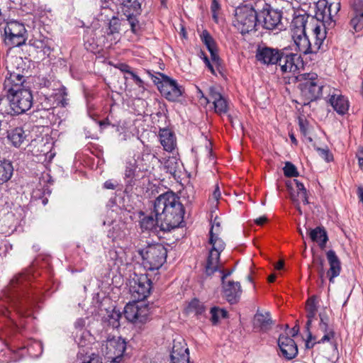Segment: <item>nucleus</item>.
Instances as JSON below:
<instances>
[{
	"label": "nucleus",
	"mask_w": 363,
	"mask_h": 363,
	"mask_svg": "<svg viewBox=\"0 0 363 363\" xmlns=\"http://www.w3.org/2000/svg\"><path fill=\"white\" fill-rule=\"evenodd\" d=\"M242 292L240 282L232 280L222 282L223 296L229 303H237L240 298Z\"/></svg>",
	"instance_id": "f3484780"
},
{
	"label": "nucleus",
	"mask_w": 363,
	"mask_h": 363,
	"mask_svg": "<svg viewBox=\"0 0 363 363\" xmlns=\"http://www.w3.org/2000/svg\"><path fill=\"white\" fill-rule=\"evenodd\" d=\"M162 82L158 86L162 95L167 100L174 101L182 94V86H179L177 82L170 77L162 74Z\"/></svg>",
	"instance_id": "ddd939ff"
},
{
	"label": "nucleus",
	"mask_w": 363,
	"mask_h": 363,
	"mask_svg": "<svg viewBox=\"0 0 363 363\" xmlns=\"http://www.w3.org/2000/svg\"><path fill=\"white\" fill-rule=\"evenodd\" d=\"M118 67L123 72H126L130 74V72H132V71H130V67L126 64H120Z\"/></svg>",
	"instance_id": "e2e57ef3"
},
{
	"label": "nucleus",
	"mask_w": 363,
	"mask_h": 363,
	"mask_svg": "<svg viewBox=\"0 0 363 363\" xmlns=\"http://www.w3.org/2000/svg\"><path fill=\"white\" fill-rule=\"evenodd\" d=\"M324 99L338 114L344 115L347 112L349 101L344 96L338 94L337 90L331 89V91L326 92Z\"/></svg>",
	"instance_id": "dca6fc26"
},
{
	"label": "nucleus",
	"mask_w": 363,
	"mask_h": 363,
	"mask_svg": "<svg viewBox=\"0 0 363 363\" xmlns=\"http://www.w3.org/2000/svg\"><path fill=\"white\" fill-rule=\"evenodd\" d=\"M82 363H102V361L99 356L93 354L89 357L87 361H84Z\"/></svg>",
	"instance_id": "13d9d810"
},
{
	"label": "nucleus",
	"mask_w": 363,
	"mask_h": 363,
	"mask_svg": "<svg viewBox=\"0 0 363 363\" xmlns=\"http://www.w3.org/2000/svg\"><path fill=\"white\" fill-rule=\"evenodd\" d=\"M222 98H223V96L215 88H209V99H207L208 103L212 102L214 104L216 101L221 99Z\"/></svg>",
	"instance_id": "3c124183"
},
{
	"label": "nucleus",
	"mask_w": 363,
	"mask_h": 363,
	"mask_svg": "<svg viewBox=\"0 0 363 363\" xmlns=\"http://www.w3.org/2000/svg\"><path fill=\"white\" fill-rule=\"evenodd\" d=\"M215 225H211L209 235V243L212 245V249L216 251L222 252L225 249V242L218 236V233H215L214 231Z\"/></svg>",
	"instance_id": "473e14b6"
},
{
	"label": "nucleus",
	"mask_w": 363,
	"mask_h": 363,
	"mask_svg": "<svg viewBox=\"0 0 363 363\" xmlns=\"http://www.w3.org/2000/svg\"><path fill=\"white\" fill-rule=\"evenodd\" d=\"M306 311H307V317L308 318L306 323V327L308 329L311 323V318H313L315 315L317 311V306L315 303V298H310L306 302Z\"/></svg>",
	"instance_id": "e433bc0d"
},
{
	"label": "nucleus",
	"mask_w": 363,
	"mask_h": 363,
	"mask_svg": "<svg viewBox=\"0 0 363 363\" xmlns=\"http://www.w3.org/2000/svg\"><path fill=\"white\" fill-rule=\"evenodd\" d=\"M155 155L150 153L149 151H144L142 154V160L145 162V169L150 167L152 161L155 159Z\"/></svg>",
	"instance_id": "8fccbe9b"
},
{
	"label": "nucleus",
	"mask_w": 363,
	"mask_h": 363,
	"mask_svg": "<svg viewBox=\"0 0 363 363\" xmlns=\"http://www.w3.org/2000/svg\"><path fill=\"white\" fill-rule=\"evenodd\" d=\"M256 57L264 64L279 63L283 72H291L295 65L294 54L289 52L287 48L283 49L281 53L276 49L263 48L258 50Z\"/></svg>",
	"instance_id": "7ed1b4c3"
},
{
	"label": "nucleus",
	"mask_w": 363,
	"mask_h": 363,
	"mask_svg": "<svg viewBox=\"0 0 363 363\" xmlns=\"http://www.w3.org/2000/svg\"><path fill=\"white\" fill-rule=\"evenodd\" d=\"M136 171L135 162H127L125 169V179L127 180V183L132 185L134 183V178Z\"/></svg>",
	"instance_id": "58836bf2"
},
{
	"label": "nucleus",
	"mask_w": 363,
	"mask_h": 363,
	"mask_svg": "<svg viewBox=\"0 0 363 363\" xmlns=\"http://www.w3.org/2000/svg\"><path fill=\"white\" fill-rule=\"evenodd\" d=\"M160 222L158 220V216L154 213V215L145 216L140 219V225L143 231H152L160 229Z\"/></svg>",
	"instance_id": "a878e982"
},
{
	"label": "nucleus",
	"mask_w": 363,
	"mask_h": 363,
	"mask_svg": "<svg viewBox=\"0 0 363 363\" xmlns=\"http://www.w3.org/2000/svg\"><path fill=\"white\" fill-rule=\"evenodd\" d=\"M327 259L330 264V269L328 272L330 281L337 277L341 270L340 262L334 250H329L326 253Z\"/></svg>",
	"instance_id": "4be33fe9"
},
{
	"label": "nucleus",
	"mask_w": 363,
	"mask_h": 363,
	"mask_svg": "<svg viewBox=\"0 0 363 363\" xmlns=\"http://www.w3.org/2000/svg\"><path fill=\"white\" fill-rule=\"evenodd\" d=\"M311 238L312 240L318 243L321 249H324L328 237L325 229L323 227H317L311 232Z\"/></svg>",
	"instance_id": "cd10ccee"
},
{
	"label": "nucleus",
	"mask_w": 363,
	"mask_h": 363,
	"mask_svg": "<svg viewBox=\"0 0 363 363\" xmlns=\"http://www.w3.org/2000/svg\"><path fill=\"white\" fill-rule=\"evenodd\" d=\"M357 157L358 158L359 165L360 167L363 166V147H359L357 152Z\"/></svg>",
	"instance_id": "052dcab7"
},
{
	"label": "nucleus",
	"mask_w": 363,
	"mask_h": 363,
	"mask_svg": "<svg viewBox=\"0 0 363 363\" xmlns=\"http://www.w3.org/2000/svg\"><path fill=\"white\" fill-rule=\"evenodd\" d=\"M286 186V197L289 199L292 202L294 201V183L291 180L287 179L285 181Z\"/></svg>",
	"instance_id": "09e8293b"
},
{
	"label": "nucleus",
	"mask_w": 363,
	"mask_h": 363,
	"mask_svg": "<svg viewBox=\"0 0 363 363\" xmlns=\"http://www.w3.org/2000/svg\"><path fill=\"white\" fill-rule=\"evenodd\" d=\"M211 9V11H218L220 9V4L218 0L212 1Z\"/></svg>",
	"instance_id": "69168bd1"
},
{
	"label": "nucleus",
	"mask_w": 363,
	"mask_h": 363,
	"mask_svg": "<svg viewBox=\"0 0 363 363\" xmlns=\"http://www.w3.org/2000/svg\"><path fill=\"white\" fill-rule=\"evenodd\" d=\"M296 82L300 90L301 104L307 105L310 102L323 98L324 94L331 91V87L320 85L318 83L317 75L315 73H304L296 75Z\"/></svg>",
	"instance_id": "f03ea898"
},
{
	"label": "nucleus",
	"mask_w": 363,
	"mask_h": 363,
	"mask_svg": "<svg viewBox=\"0 0 363 363\" xmlns=\"http://www.w3.org/2000/svg\"><path fill=\"white\" fill-rule=\"evenodd\" d=\"M7 69H9L8 67ZM22 72L23 70L19 68H17L16 71L8 69V73L4 82V89L7 91V93H12L16 90L19 91L26 89L23 86L25 79Z\"/></svg>",
	"instance_id": "2eb2a0df"
},
{
	"label": "nucleus",
	"mask_w": 363,
	"mask_h": 363,
	"mask_svg": "<svg viewBox=\"0 0 363 363\" xmlns=\"http://www.w3.org/2000/svg\"><path fill=\"white\" fill-rule=\"evenodd\" d=\"M179 167V163L175 157H169L164 164V168L167 173L175 174Z\"/></svg>",
	"instance_id": "c03bdc74"
},
{
	"label": "nucleus",
	"mask_w": 363,
	"mask_h": 363,
	"mask_svg": "<svg viewBox=\"0 0 363 363\" xmlns=\"http://www.w3.org/2000/svg\"><path fill=\"white\" fill-rule=\"evenodd\" d=\"M26 30L23 23L10 21L4 27L5 43L13 47H18L25 43Z\"/></svg>",
	"instance_id": "1a4fd4ad"
},
{
	"label": "nucleus",
	"mask_w": 363,
	"mask_h": 363,
	"mask_svg": "<svg viewBox=\"0 0 363 363\" xmlns=\"http://www.w3.org/2000/svg\"><path fill=\"white\" fill-rule=\"evenodd\" d=\"M259 15V21L263 19V27L268 30L278 28L281 25L282 14L278 9H274L269 4L264 3Z\"/></svg>",
	"instance_id": "f8f14e48"
},
{
	"label": "nucleus",
	"mask_w": 363,
	"mask_h": 363,
	"mask_svg": "<svg viewBox=\"0 0 363 363\" xmlns=\"http://www.w3.org/2000/svg\"><path fill=\"white\" fill-rule=\"evenodd\" d=\"M13 167L11 162L0 160V184L8 182L13 175Z\"/></svg>",
	"instance_id": "c85d7f7f"
},
{
	"label": "nucleus",
	"mask_w": 363,
	"mask_h": 363,
	"mask_svg": "<svg viewBox=\"0 0 363 363\" xmlns=\"http://www.w3.org/2000/svg\"><path fill=\"white\" fill-rule=\"evenodd\" d=\"M121 318V313L119 311L113 310L106 318V321L113 328H118L120 327Z\"/></svg>",
	"instance_id": "a19ab883"
},
{
	"label": "nucleus",
	"mask_w": 363,
	"mask_h": 363,
	"mask_svg": "<svg viewBox=\"0 0 363 363\" xmlns=\"http://www.w3.org/2000/svg\"><path fill=\"white\" fill-rule=\"evenodd\" d=\"M278 345L282 355L287 359L295 357V342L288 333L281 334L278 340Z\"/></svg>",
	"instance_id": "aec40b11"
},
{
	"label": "nucleus",
	"mask_w": 363,
	"mask_h": 363,
	"mask_svg": "<svg viewBox=\"0 0 363 363\" xmlns=\"http://www.w3.org/2000/svg\"><path fill=\"white\" fill-rule=\"evenodd\" d=\"M333 8L335 9V14H337L340 9V3L328 4L326 1H318L316 5V11L315 18L318 21H320L324 28L330 27L334 25Z\"/></svg>",
	"instance_id": "9d476101"
},
{
	"label": "nucleus",
	"mask_w": 363,
	"mask_h": 363,
	"mask_svg": "<svg viewBox=\"0 0 363 363\" xmlns=\"http://www.w3.org/2000/svg\"><path fill=\"white\" fill-rule=\"evenodd\" d=\"M283 172L286 177H295V165L290 162H286L285 166L283 167Z\"/></svg>",
	"instance_id": "de8ad7c7"
},
{
	"label": "nucleus",
	"mask_w": 363,
	"mask_h": 363,
	"mask_svg": "<svg viewBox=\"0 0 363 363\" xmlns=\"http://www.w3.org/2000/svg\"><path fill=\"white\" fill-rule=\"evenodd\" d=\"M7 94V96L0 97V113L2 115H16L14 113L13 106H11L10 93Z\"/></svg>",
	"instance_id": "72a5a7b5"
},
{
	"label": "nucleus",
	"mask_w": 363,
	"mask_h": 363,
	"mask_svg": "<svg viewBox=\"0 0 363 363\" xmlns=\"http://www.w3.org/2000/svg\"><path fill=\"white\" fill-rule=\"evenodd\" d=\"M351 9L350 24L354 32H359L363 28V0H352Z\"/></svg>",
	"instance_id": "6ab92c4d"
},
{
	"label": "nucleus",
	"mask_w": 363,
	"mask_h": 363,
	"mask_svg": "<svg viewBox=\"0 0 363 363\" xmlns=\"http://www.w3.org/2000/svg\"><path fill=\"white\" fill-rule=\"evenodd\" d=\"M124 315L130 322L145 323L147 320L149 309L144 304H127L124 308Z\"/></svg>",
	"instance_id": "4468645a"
},
{
	"label": "nucleus",
	"mask_w": 363,
	"mask_h": 363,
	"mask_svg": "<svg viewBox=\"0 0 363 363\" xmlns=\"http://www.w3.org/2000/svg\"><path fill=\"white\" fill-rule=\"evenodd\" d=\"M130 75H131L132 78L135 80V83L139 86H143V80L136 74H135L134 72H130Z\"/></svg>",
	"instance_id": "680f3d73"
},
{
	"label": "nucleus",
	"mask_w": 363,
	"mask_h": 363,
	"mask_svg": "<svg viewBox=\"0 0 363 363\" xmlns=\"http://www.w3.org/2000/svg\"><path fill=\"white\" fill-rule=\"evenodd\" d=\"M296 194L298 199L296 200L301 201L303 204L308 203L307 191L301 182L296 180Z\"/></svg>",
	"instance_id": "37998d69"
},
{
	"label": "nucleus",
	"mask_w": 363,
	"mask_h": 363,
	"mask_svg": "<svg viewBox=\"0 0 363 363\" xmlns=\"http://www.w3.org/2000/svg\"><path fill=\"white\" fill-rule=\"evenodd\" d=\"M152 281L146 274H134L129 280V290L135 301L145 299L150 294Z\"/></svg>",
	"instance_id": "0eeeda50"
},
{
	"label": "nucleus",
	"mask_w": 363,
	"mask_h": 363,
	"mask_svg": "<svg viewBox=\"0 0 363 363\" xmlns=\"http://www.w3.org/2000/svg\"><path fill=\"white\" fill-rule=\"evenodd\" d=\"M108 21V31L107 34L113 35L119 33L121 30V21L119 18L116 15H113Z\"/></svg>",
	"instance_id": "79ce46f5"
},
{
	"label": "nucleus",
	"mask_w": 363,
	"mask_h": 363,
	"mask_svg": "<svg viewBox=\"0 0 363 363\" xmlns=\"http://www.w3.org/2000/svg\"><path fill=\"white\" fill-rule=\"evenodd\" d=\"M220 198V191L218 185H216V188L212 194L211 199H213L214 201L218 202Z\"/></svg>",
	"instance_id": "bf43d9fd"
},
{
	"label": "nucleus",
	"mask_w": 363,
	"mask_h": 363,
	"mask_svg": "<svg viewBox=\"0 0 363 363\" xmlns=\"http://www.w3.org/2000/svg\"><path fill=\"white\" fill-rule=\"evenodd\" d=\"M104 187L107 189H114L116 184L111 180H108L104 184Z\"/></svg>",
	"instance_id": "0e129e2a"
},
{
	"label": "nucleus",
	"mask_w": 363,
	"mask_h": 363,
	"mask_svg": "<svg viewBox=\"0 0 363 363\" xmlns=\"http://www.w3.org/2000/svg\"><path fill=\"white\" fill-rule=\"evenodd\" d=\"M122 12L124 15H127V13L140 14V4L138 0H123Z\"/></svg>",
	"instance_id": "7c9ffc66"
},
{
	"label": "nucleus",
	"mask_w": 363,
	"mask_h": 363,
	"mask_svg": "<svg viewBox=\"0 0 363 363\" xmlns=\"http://www.w3.org/2000/svg\"><path fill=\"white\" fill-rule=\"evenodd\" d=\"M202 42L206 46L211 54V60L218 66L220 65V57L218 55L217 47L215 40L207 30H204L201 35Z\"/></svg>",
	"instance_id": "412c9836"
},
{
	"label": "nucleus",
	"mask_w": 363,
	"mask_h": 363,
	"mask_svg": "<svg viewBox=\"0 0 363 363\" xmlns=\"http://www.w3.org/2000/svg\"><path fill=\"white\" fill-rule=\"evenodd\" d=\"M306 328L307 327L306 326ZM306 330L308 332V337L305 341V346L306 349H311L314 347L317 342H311L312 340H314L315 339V337L313 336L309 329L308 330V328H306Z\"/></svg>",
	"instance_id": "5fc2aeb1"
},
{
	"label": "nucleus",
	"mask_w": 363,
	"mask_h": 363,
	"mask_svg": "<svg viewBox=\"0 0 363 363\" xmlns=\"http://www.w3.org/2000/svg\"><path fill=\"white\" fill-rule=\"evenodd\" d=\"M317 152L318 155L328 162L333 160V156L328 148L325 149L318 147L317 148Z\"/></svg>",
	"instance_id": "603ef678"
},
{
	"label": "nucleus",
	"mask_w": 363,
	"mask_h": 363,
	"mask_svg": "<svg viewBox=\"0 0 363 363\" xmlns=\"http://www.w3.org/2000/svg\"><path fill=\"white\" fill-rule=\"evenodd\" d=\"M325 335L323 337L317 342L318 344L323 343L326 341H329L331 338L334 337V332L329 328V330L328 332H324Z\"/></svg>",
	"instance_id": "6e6d98bb"
},
{
	"label": "nucleus",
	"mask_w": 363,
	"mask_h": 363,
	"mask_svg": "<svg viewBox=\"0 0 363 363\" xmlns=\"http://www.w3.org/2000/svg\"><path fill=\"white\" fill-rule=\"evenodd\" d=\"M213 105L216 113L221 115L228 112V102L225 98L218 100L213 104Z\"/></svg>",
	"instance_id": "a18cd8bd"
},
{
	"label": "nucleus",
	"mask_w": 363,
	"mask_h": 363,
	"mask_svg": "<svg viewBox=\"0 0 363 363\" xmlns=\"http://www.w3.org/2000/svg\"><path fill=\"white\" fill-rule=\"evenodd\" d=\"M309 18L313 21L314 20V18L310 16L304 9L296 8V33L300 28H306Z\"/></svg>",
	"instance_id": "f704fd0d"
},
{
	"label": "nucleus",
	"mask_w": 363,
	"mask_h": 363,
	"mask_svg": "<svg viewBox=\"0 0 363 363\" xmlns=\"http://www.w3.org/2000/svg\"><path fill=\"white\" fill-rule=\"evenodd\" d=\"M153 213L158 216L160 230L169 231L179 227L183 222L184 208L174 193L167 191L156 198Z\"/></svg>",
	"instance_id": "f257e3e1"
},
{
	"label": "nucleus",
	"mask_w": 363,
	"mask_h": 363,
	"mask_svg": "<svg viewBox=\"0 0 363 363\" xmlns=\"http://www.w3.org/2000/svg\"><path fill=\"white\" fill-rule=\"evenodd\" d=\"M138 253L143 259L144 267L152 271L160 269L165 262L167 250L162 244L155 243L139 250Z\"/></svg>",
	"instance_id": "39448f33"
},
{
	"label": "nucleus",
	"mask_w": 363,
	"mask_h": 363,
	"mask_svg": "<svg viewBox=\"0 0 363 363\" xmlns=\"http://www.w3.org/2000/svg\"><path fill=\"white\" fill-rule=\"evenodd\" d=\"M126 342L121 337H108L102 345V350L110 363H123Z\"/></svg>",
	"instance_id": "6e6552de"
},
{
	"label": "nucleus",
	"mask_w": 363,
	"mask_h": 363,
	"mask_svg": "<svg viewBox=\"0 0 363 363\" xmlns=\"http://www.w3.org/2000/svg\"><path fill=\"white\" fill-rule=\"evenodd\" d=\"M298 125L300 132L303 136L308 141H312L311 133L313 131V125L309 121L306 119L303 116L298 117Z\"/></svg>",
	"instance_id": "2f4dec72"
},
{
	"label": "nucleus",
	"mask_w": 363,
	"mask_h": 363,
	"mask_svg": "<svg viewBox=\"0 0 363 363\" xmlns=\"http://www.w3.org/2000/svg\"><path fill=\"white\" fill-rule=\"evenodd\" d=\"M203 61L212 74H215V69L207 57H204Z\"/></svg>",
	"instance_id": "338daca9"
},
{
	"label": "nucleus",
	"mask_w": 363,
	"mask_h": 363,
	"mask_svg": "<svg viewBox=\"0 0 363 363\" xmlns=\"http://www.w3.org/2000/svg\"><path fill=\"white\" fill-rule=\"evenodd\" d=\"M187 313H194L197 317L201 316L205 311V306L198 299L192 300L188 305L186 308Z\"/></svg>",
	"instance_id": "c9c22d12"
},
{
	"label": "nucleus",
	"mask_w": 363,
	"mask_h": 363,
	"mask_svg": "<svg viewBox=\"0 0 363 363\" xmlns=\"http://www.w3.org/2000/svg\"><path fill=\"white\" fill-rule=\"evenodd\" d=\"M267 221V218L266 216H261L255 220V222L258 225H262Z\"/></svg>",
	"instance_id": "774afa93"
},
{
	"label": "nucleus",
	"mask_w": 363,
	"mask_h": 363,
	"mask_svg": "<svg viewBox=\"0 0 363 363\" xmlns=\"http://www.w3.org/2000/svg\"><path fill=\"white\" fill-rule=\"evenodd\" d=\"M254 324L255 326L260 328L262 330H269L272 324L269 313H257L254 318Z\"/></svg>",
	"instance_id": "c756f323"
},
{
	"label": "nucleus",
	"mask_w": 363,
	"mask_h": 363,
	"mask_svg": "<svg viewBox=\"0 0 363 363\" xmlns=\"http://www.w3.org/2000/svg\"><path fill=\"white\" fill-rule=\"evenodd\" d=\"M172 363H189V349L184 340H174L170 354Z\"/></svg>",
	"instance_id": "a211bd4d"
},
{
	"label": "nucleus",
	"mask_w": 363,
	"mask_h": 363,
	"mask_svg": "<svg viewBox=\"0 0 363 363\" xmlns=\"http://www.w3.org/2000/svg\"><path fill=\"white\" fill-rule=\"evenodd\" d=\"M210 313L211 321L213 325L217 324L220 318H225L228 315V312L225 310L216 306L211 308Z\"/></svg>",
	"instance_id": "ea45409f"
},
{
	"label": "nucleus",
	"mask_w": 363,
	"mask_h": 363,
	"mask_svg": "<svg viewBox=\"0 0 363 363\" xmlns=\"http://www.w3.org/2000/svg\"><path fill=\"white\" fill-rule=\"evenodd\" d=\"M7 138L15 147H20L26 139L25 132L21 127H17L7 132Z\"/></svg>",
	"instance_id": "bb28decb"
},
{
	"label": "nucleus",
	"mask_w": 363,
	"mask_h": 363,
	"mask_svg": "<svg viewBox=\"0 0 363 363\" xmlns=\"http://www.w3.org/2000/svg\"><path fill=\"white\" fill-rule=\"evenodd\" d=\"M32 276L28 273H21L11 279L6 294L15 306L22 312L27 308L23 298L31 280Z\"/></svg>",
	"instance_id": "20e7f679"
},
{
	"label": "nucleus",
	"mask_w": 363,
	"mask_h": 363,
	"mask_svg": "<svg viewBox=\"0 0 363 363\" xmlns=\"http://www.w3.org/2000/svg\"><path fill=\"white\" fill-rule=\"evenodd\" d=\"M11 106L14 113L19 115L28 111L33 105V95L29 89H24L10 93Z\"/></svg>",
	"instance_id": "9b49d317"
},
{
	"label": "nucleus",
	"mask_w": 363,
	"mask_h": 363,
	"mask_svg": "<svg viewBox=\"0 0 363 363\" xmlns=\"http://www.w3.org/2000/svg\"><path fill=\"white\" fill-rule=\"evenodd\" d=\"M296 50L303 54L311 52V43L306 34V28H300L296 33Z\"/></svg>",
	"instance_id": "5701e85b"
},
{
	"label": "nucleus",
	"mask_w": 363,
	"mask_h": 363,
	"mask_svg": "<svg viewBox=\"0 0 363 363\" xmlns=\"http://www.w3.org/2000/svg\"><path fill=\"white\" fill-rule=\"evenodd\" d=\"M320 329L323 332H328L329 330V317L326 312H320Z\"/></svg>",
	"instance_id": "49530a36"
},
{
	"label": "nucleus",
	"mask_w": 363,
	"mask_h": 363,
	"mask_svg": "<svg viewBox=\"0 0 363 363\" xmlns=\"http://www.w3.org/2000/svg\"><path fill=\"white\" fill-rule=\"evenodd\" d=\"M160 143L167 152H172L175 146L176 141L174 134L168 129H162L160 131Z\"/></svg>",
	"instance_id": "b1692460"
},
{
	"label": "nucleus",
	"mask_w": 363,
	"mask_h": 363,
	"mask_svg": "<svg viewBox=\"0 0 363 363\" xmlns=\"http://www.w3.org/2000/svg\"><path fill=\"white\" fill-rule=\"evenodd\" d=\"M257 21L259 15L252 7L245 5L236 9L235 26L242 34L255 30Z\"/></svg>",
	"instance_id": "423d86ee"
},
{
	"label": "nucleus",
	"mask_w": 363,
	"mask_h": 363,
	"mask_svg": "<svg viewBox=\"0 0 363 363\" xmlns=\"http://www.w3.org/2000/svg\"><path fill=\"white\" fill-rule=\"evenodd\" d=\"M116 3L115 0H101V8L102 11H112V7H116Z\"/></svg>",
	"instance_id": "864d4df0"
},
{
	"label": "nucleus",
	"mask_w": 363,
	"mask_h": 363,
	"mask_svg": "<svg viewBox=\"0 0 363 363\" xmlns=\"http://www.w3.org/2000/svg\"><path fill=\"white\" fill-rule=\"evenodd\" d=\"M137 15L138 14L127 13V15L125 16L127 17V21L129 23L132 33L135 35H139L142 32V28L139 21L136 18Z\"/></svg>",
	"instance_id": "4c0bfd02"
},
{
	"label": "nucleus",
	"mask_w": 363,
	"mask_h": 363,
	"mask_svg": "<svg viewBox=\"0 0 363 363\" xmlns=\"http://www.w3.org/2000/svg\"><path fill=\"white\" fill-rule=\"evenodd\" d=\"M113 15H115L114 7H112V11H105L104 10L102 11V8H101L100 16H101V20L108 21L111 18V16Z\"/></svg>",
	"instance_id": "4d7b16f0"
},
{
	"label": "nucleus",
	"mask_w": 363,
	"mask_h": 363,
	"mask_svg": "<svg viewBox=\"0 0 363 363\" xmlns=\"http://www.w3.org/2000/svg\"><path fill=\"white\" fill-rule=\"evenodd\" d=\"M220 252L216 251L212 249L209 252L206 265V273L210 276L218 269V261L220 259Z\"/></svg>",
	"instance_id": "393cba45"
}]
</instances>
